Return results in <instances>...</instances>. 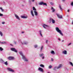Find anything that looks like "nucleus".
Instances as JSON below:
<instances>
[{
    "instance_id": "nucleus-1",
    "label": "nucleus",
    "mask_w": 73,
    "mask_h": 73,
    "mask_svg": "<svg viewBox=\"0 0 73 73\" xmlns=\"http://www.w3.org/2000/svg\"><path fill=\"white\" fill-rule=\"evenodd\" d=\"M55 29L58 33H59L62 36H63V34H62V32H61V31L59 29V28L58 27H56L55 28Z\"/></svg>"
},
{
    "instance_id": "nucleus-2",
    "label": "nucleus",
    "mask_w": 73,
    "mask_h": 73,
    "mask_svg": "<svg viewBox=\"0 0 73 73\" xmlns=\"http://www.w3.org/2000/svg\"><path fill=\"white\" fill-rule=\"evenodd\" d=\"M39 4L40 5H46V6H47V4L46 3H44V2H42L39 3Z\"/></svg>"
},
{
    "instance_id": "nucleus-3",
    "label": "nucleus",
    "mask_w": 73,
    "mask_h": 73,
    "mask_svg": "<svg viewBox=\"0 0 73 73\" xmlns=\"http://www.w3.org/2000/svg\"><path fill=\"white\" fill-rule=\"evenodd\" d=\"M8 59L9 60H13L15 59V58L13 56H9L8 58Z\"/></svg>"
},
{
    "instance_id": "nucleus-4",
    "label": "nucleus",
    "mask_w": 73,
    "mask_h": 73,
    "mask_svg": "<svg viewBox=\"0 0 73 73\" xmlns=\"http://www.w3.org/2000/svg\"><path fill=\"white\" fill-rule=\"evenodd\" d=\"M11 50H12V51H13V52H15L16 53H17V50H16V49H15V48H11Z\"/></svg>"
},
{
    "instance_id": "nucleus-5",
    "label": "nucleus",
    "mask_w": 73,
    "mask_h": 73,
    "mask_svg": "<svg viewBox=\"0 0 73 73\" xmlns=\"http://www.w3.org/2000/svg\"><path fill=\"white\" fill-rule=\"evenodd\" d=\"M7 69L9 71V72H14V70L10 68H7Z\"/></svg>"
},
{
    "instance_id": "nucleus-6",
    "label": "nucleus",
    "mask_w": 73,
    "mask_h": 73,
    "mask_svg": "<svg viewBox=\"0 0 73 73\" xmlns=\"http://www.w3.org/2000/svg\"><path fill=\"white\" fill-rule=\"evenodd\" d=\"M57 16L59 19H62V17L61 15H60L59 14H57Z\"/></svg>"
},
{
    "instance_id": "nucleus-7",
    "label": "nucleus",
    "mask_w": 73,
    "mask_h": 73,
    "mask_svg": "<svg viewBox=\"0 0 73 73\" xmlns=\"http://www.w3.org/2000/svg\"><path fill=\"white\" fill-rule=\"evenodd\" d=\"M15 16L17 19H18L19 20H20V18H19V17L18 16V15H17L16 14H15Z\"/></svg>"
},
{
    "instance_id": "nucleus-8",
    "label": "nucleus",
    "mask_w": 73,
    "mask_h": 73,
    "mask_svg": "<svg viewBox=\"0 0 73 73\" xmlns=\"http://www.w3.org/2000/svg\"><path fill=\"white\" fill-rule=\"evenodd\" d=\"M38 70H40V72H43V69L41 68H38Z\"/></svg>"
},
{
    "instance_id": "nucleus-9",
    "label": "nucleus",
    "mask_w": 73,
    "mask_h": 73,
    "mask_svg": "<svg viewBox=\"0 0 73 73\" xmlns=\"http://www.w3.org/2000/svg\"><path fill=\"white\" fill-rule=\"evenodd\" d=\"M22 58H23V59H25V61H28V60H27V59H26L25 56H23Z\"/></svg>"
},
{
    "instance_id": "nucleus-10",
    "label": "nucleus",
    "mask_w": 73,
    "mask_h": 73,
    "mask_svg": "<svg viewBox=\"0 0 73 73\" xmlns=\"http://www.w3.org/2000/svg\"><path fill=\"white\" fill-rule=\"evenodd\" d=\"M50 20H51L52 23L54 24L55 23V21L54 20H53V19H52L51 18L50 19Z\"/></svg>"
},
{
    "instance_id": "nucleus-11",
    "label": "nucleus",
    "mask_w": 73,
    "mask_h": 73,
    "mask_svg": "<svg viewBox=\"0 0 73 73\" xmlns=\"http://www.w3.org/2000/svg\"><path fill=\"white\" fill-rule=\"evenodd\" d=\"M62 53H63V54H67V51L66 50H65L63 51Z\"/></svg>"
},
{
    "instance_id": "nucleus-12",
    "label": "nucleus",
    "mask_w": 73,
    "mask_h": 73,
    "mask_svg": "<svg viewBox=\"0 0 73 73\" xmlns=\"http://www.w3.org/2000/svg\"><path fill=\"white\" fill-rule=\"evenodd\" d=\"M43 27L44 28H45V29H46V27H48V26L45 24H44L43 26Z\"/></svg>"
},
{
    "instance_id": "nucleus-13",
    "label": "nucleus",
    "mask_w": 73,
    "mask_h": 73,
    "mask_svg": "<svg viewBox=\"0 0 73 73\" xmlns=\"http://www.w3.org/2000/svg\"><path fill=\"white\" fill-rule=\"evenodd\" d=\"M21 18H23V19H27L28 17L27 16H21Z\"/></svg>"
},
{
    "instance_id": "nucleus-14",
    "label": "nucleus",
    "mask_w": 73,
    "mask_h": 73,
    "mask_svg": "<svg viewBox=\"0 0 73 73\" xmlns=\"http://www.w3.org/2000/svg\"><path fill=\"white\" fill-rule=\"evenodd\" d=\"M50 53H51V54H55L53 50H52L51 52H50Z\"/></svg>"
},
{
    "instance_id": "nucleus-15",
    "label": "nucleus",
    "mask_w": 73,
    "mask_h": 73,
    "mask_svg": "<svg viewBox=\"0 0 73 73\" xmlns=\"http://www.w3.org/2000/svg\"><path fill=\"white\" fill-rule=\"evenodd\" d=\"M61 67H62V64H60L57 68V69H59V68H60Z\"/></svg>"
},
{
    "instance_id": "nucleus-16",
    "label": "nucleus",
    "mask_w": 73,
    "mask_h": 73,
    "mask_svg": "<svg viewBox=\"0 0 73 73\" xmlns=\"http://www.w3.org/2000/svg\"><path fill=\"white\" fill-rule=\"evenodd\" d=\"M31 14L32 16H34V14H33V11L31 10Z\"/></svg>"
},
{
    "instance_id": "nucleus-17",
    "label": "nucleus",
    "mask_w": 73,
    "mask_h": 73,
    "mask_svg": "<svg viewBox=\"0 0 73 73\" xmlns=\"http://www.w3.org/2000/svg\"><path fill=\"white\" fill-rule=\"evenodd\" d=\"M19 54L21 56H22V58L23 57V56H23V53H22V52H20Z\"/></svg>"
},
{
    "instance_id": "nucleus-18",
    "label": "nucleus",
    "mask_w": 73,
    "mask_h": 73,
    "mask_svg": "<svg viewBox=\"0 0 73 73\" xmlns=\"http://www.w3.org/2000/svg\"><path fill=\"white\" fill-rule=\"evenodd\" d=\"M34 12L35 13V15H36V16H37V12L36 11H34Z\"/></svg>"
},
{
    "instance_id": "nucleus-19",
    "label": "nucleus",
    "mask_w": 73,
    "mask_h": 73,
    "mask_svg": "<svg viewBox=\"0 0 73 73\" xmlns=\"http://www.w3.org/2000/svg\"><path fill=\"white\" fill-rule=\"evenodd\" d=\"M59 8L60 10H61V11H62V8H61V5H59Z\"/></svg>"
},
{
    "instance_id": "nucleus-20",
    "label": "nucleus",
    "mask_w": 73,
    "mask_h": 73,
    "mask_svg": "<svg viewBox=\"0 0 73 73\" xmlns=\"http://www.w3.org/2000/svg\"><path fill=\"white\" fill-rule=\"evenodd\" d=\"M0 9H1L2 12H4V9H3V8H2V7H0Z\"/></svg>"
},
{
    "instance_id": "nucleus-21",
    "label": "nucleus",
    "mask_w": 73,
    "mask_h": 73,
    "mask_svg": "<svg viewBox=\"0 0 73 73\" xmlns=\"http://www.w3.org/2000/svg\"><path fill=\"white\" fill-rule=\"evenodd\" d=\"M39 56L40 57H42V56H44V54L42 53V54H39Z\"/></svg>"
},
{
    "instance_id": "nucleus-22",
    "label": "nucleus",
    "mask_w": 73,
    "mask_h": 73,
    "mask_svg": "<svg viewBox=\"0 0 73 73\" xmlns=\"http://www.w3.org/2000/svg\"><path fill=\"white\" fill-rule=\"evenodd\" d=\"M51 9H52V12H54L55 11V10L53 8V7H52Z\"/></svg>"
},
{
    "instance_id": "nucleus-23",
    "label": "nucleus",
    "mask_w": 73,
    "mask_h": 73,
    "mask_svg": "<svg viewBox=\"0 0 73 73\" xmlns=\"http://www.w3.org/2000/svg\"><path fill=\"white\" fill-rule=\"evenodd\" d=\"M1 44H7V42H1Z\"/></svg>"
},
{
    "instance_id": "nucleus-24",
    "label": "nucleus",
    "mask_w": 73,
    "mask_h": 73,
    "mask_svg": "<svg viewBox=\"0 0 73 73\" xmlns=\"http://www.w3.org/2000/svg\"><path fill=\"white\" fill-rule=\"evenodd\" d=\"M33 11H36V9L35 8V7H33Z\"/></svg>"
},
{
    "instance_id": "nucleus-25",
    "label": "nucleus",
    "mask_w": 73,
    "mask_h": 73,
    "mask_svg": "<svg viewBox=\"0 0 73 73\" xmlns=\"http://www.w3.org/2000/svg\"><path fill=\"white\" fill-rule=\"evenodd\" d=\"M40 66H41V67H42V68H44V65L43 64H41L40 65Z\"/></svg>"
},
{
    "instance_id": "nucleus-26",
    "label": "nucleus",
    "mask_w": 73,
    "mask_h": 73,
    "mask_svg": "<svg viewBox=\"0 0 73 73\" xmlns=\"http://www.w3.org/2000/svg\"><path fill=\"white\" fill-rule=\"evenodd\" d=\"M0 62H4V61H3V60L1 59H0Z\"/></svg>"
},
{
    "instance_id": "nucleus-27",
    "label": "nucleus",
    "mask_w": 73,
    "mask_h": 73,
    "mask_svg": "<svg viewBox=\"0 0 73 73\" xmlns=\"http://www.w3.org/2000/svg\"><path fill=\"white\" fill-rule=\"evenodd\" d=\"M39 32H40V35L42 36V35L41 34V31H40Z\"/></svg>"
},
{
    "instance_id": "nucleus-28",
    "label": "nucleus",
    "mask_w": 73,
    "mask_h": 73,
    "mask_svg": "<svg viewBox=\"0 0 73 73\" xmlns=\"http://www.w3.org/2000/svg\"><path fill=\"white\" fill-rule=\"evenodd\" d=\"M42 49H43V46H42L41 48H40V51H42Z\"/></svg>"
},
{
    "instance_id": "nucleus-29",
    "label": "nucleus",
    "mask_w": 73,
    "mask_h": 73,
    "mask_svg": "<svg viewBox=\"0 0 73 73\" xmlns=\"http://www.w3.org/2000/svg\"><path fill=\"white\" fill-rule=\"evenodd\" d=\"M0 35H1V36H3V33L1 31H0Z\"/></svg>"
},
{
    "instance_id": "nucleus-30",
    "label": "nucleus",
    "mask_w": 73,
    "mask_h": 73,
    "mask_svg": "<svg viewBox=\"0 0 73 73\" xmlns=\"http://www.w3.org/2000/svg\"><path fill=\"white\" fill-rule=\"evenodd\" d=\"M0 50L1 51H2V50H3V48H2L1 47H0Z\"/></svg>"
},
{
    "instance_id": "nucleus-31",
    "label": "nucleus",
    "mask_w": 73,
    "mask_h": 73,
    "mask_svg": "<svg viewBox=\"0 0 73 73\" xmlns=\"http://www.w3.org/2000/svg\"><path fill=\"white\" fill-rule=\"evenodd\" d=\"M70 65H71V66H73V63H72V62H70Z\"/></svg>"
},
{
    "instance_id": "nucleus-32",
    "label": "nucleus",
    "mask_w": 73,
    "mask_h": 73,
    "mask_svg": "<svg viewBox=\"0 0 73 73\" xmlns=\"http://www.w3.org/2000/svg\"><path fill=\"white\" fill-rule=\"evenodd\" d=\"M5 64L6 65H8V63H7V61L5 62Z\"/></svg>"
},
{
    "instance_id": "nucleus-33",
    "label": "nucleus",
    "mask_w": 73,
    "mask_h": 73,
    "mask_svg": "<svg viewBox=\"0 0 73 73\" xmlns=\"http://www.w3.org/2000/svg\"><path fill=\"white\" fill-rule=\"evenodd\" d=\"M71 5H72V6H73V2H71Z\"/></svg>"
},
{
    "instance_id": "nucleus-34",
    "label": "nucleus",
    "mask_w": 73,
    "mask_h": 73,
    "mask_svg": "<svg viewBox=\"0 0 73 73\" xmlns=\"http://www.w3.org/2000/svg\"><path fill=\"white\" fill-rule=\"evenodd\" d=\"M52 66H49V68H50H50H52Z\"/></svg>"
},
{
    "instance_id": "nucleus-35",
    "label": "nucleus",
    "mask_w": 73,
    "mask_h": 73,
    "mask_svg": "<svg viewBox=\"0 0 73 73\" xmlns=\"http://www.w3.org/2000/svg\"><path fill=\"white\" fill-rule=\"evenodd\" d=\"M27 44H28V43H27V42H24V44H25V45H27Z\"/></svg>"
},
{
    "instance_id": "nucleus-36",
    "label": "nucleus",
    "mask_w": 73,
    "mask_h": 73,
    "mask_svg": "<svg viewBox=\"0 0 73 73\" xmlns=\"http://www.w3.org/2000/svg\"><path fill=\"white\" fill-rule=\"evenodd\" d=\"M34 47L35 48H37V45H35L34 46Z\"/></svg>"
},
{
    "instance_id": "nucleus-37",
    "label": "nucleus",
    "mask_w": 73,
    "mask_h": 73,
    "mask_svg": "<svg viewBox=\"0 0 73 73\" xmlns=\"http://www.w3.org/2000/svg\"><path fill=\"white\" fill-rule=\"evenodd\" d=\"M3 16V15L0 13V16Z\"/></svg>"
},
{
    "instance_id": "nucleus-38",
    "label": "nucleus",
    "mask_w": 73,
    "mask_h": 73,
    "mask_svg": "<svg viewBox=\"0 0 73 73\" xmlns=\"http://www.w3.org/2000/svg\"><path fill=\"white\" fill-rule=\"evenodd\" d=\"M2 24H4L5 23V22H3L2 23Z\"/></svg>"
},
{
    "instance_id": "nucleus-39",
    "label": "nucleus",
    "mask_w": 73,
    "mask_h": 73,
    "mask_svg": "<svg viewBox=\"0 0 73 73\" xmlns=\"http://www.w3.org/2000/svg\"><path fill=\"white\" fill-rule=\"evenodd\" d=\"M50 4L51 5H53V3H52V2H50Z\"/></svg>"
},
{
    "instance_id": "nucleus-40",
    "label": "nucleus",
    "mask_w": 73,
    "mask_h": 73,
    "mask_svg": "<svg viewBox=\"0 0 73 73\" xmlns=\"http://www.w3.org/2000/svg\"><path fill=\"white\" fill-rule=\"evenodd\" d=\"M49 23H51V20H50L49 21H48Z\"/></svg>"
},
{
    "instance_id": "nucleus-41",
    "label": "nucleus",
    "mask_w": 73,
    "mask_h": 73,
    "mask_svg": "<svg viewBox=\"0 0 73 73\" xmlns=\"http://www.w3.org/2000/svg\"><path fill=\"white\" fill-rule=\"evenodd\" d=\"M71 44V43H70L68 44V46L70 45Z\"/></svg>"
},
{
    "instance_id": "nucleus-42",
    "label": "nucleus",
    "mask_w": 73,
    "mask_h": 73,
    "mask_svg": "<svg viewBox=\"0 0 73 73\" xmlns=\"http://www.w3.org/2000/svg\"><path fill=\"white\" fill-rule=\"evenodd\" d=\"M48 40H46V42L47 43H48Z\"/></svg>"
},
{
    "instance_id": "nucleus-43",
    "label": "nucleus",
    "mask_w": 73,
    "mask_h": 73,
    "mask_svg": "<svg viewBox=\"0 0 73 73\" xmlns=\"http://www.w3.org/2000/svg\"><path fill=\"white\" fill-rule=\"evenodd\" d=\"M51 61H53V58H51Z\"/></svg>"
},
{
    "instance_id": "nucleus-44",
    "label": "nucleus",
    "mask_w": 73,
    "mask_h": 73,
    "mask_svg": "<svg viewBox=\"0 0 73 73\" xmlns=\"http://www.w3.org/2000/svg\"><path fill=\"white\" fill-rule=\"evenodd\" d=\"M68 12H69V10H67Z\"/></svg>"
},
{
    "instance_id": "nucleus-45",
    "label": "nucleus",
    "mask_w": 73,
    "mask_h": 73,
    "mask_svg": "<svg viewBox=\"0 0 73 73\" xmlns=\"http://www.w3.org/2000/svg\"><path fill=\"white\" fill-rule=\"evenodd\" d=\"M44 56H43V57H42V59H44Z\"/></svg>"
},
{
    "instance_id": "nucleus-46",
    "label": "nucleus",
    "mask_w": 73,
    "mask_h": 73,
    "mask_svg": "<svg viewBox=\"0 0 73 73\" xmlns=\"http://www.w3.org/2000/svg\"><path fill=\"white\" fill-rule=\"evenodd\" d=\"M14 43H15V44H16V42H14Z\"/></svg>"
},
{
    "instance_id": "nucleus-47",
    "label": "nucleus",
    "mask_w": 73,
    "mask_h": 73,
    "mask_svg": "<svg viewBox=\"0 0 73 73\" xmlns=\"http://www.w3.org/2000/svg\"><path fill=\"white\" fill-rule=\"evenodd\" d=\"M32 1H34L35 0H31Z\"/></svg>"
},
{
    "instance_id": "nucleus-48",
    "label": "nucleus",
    "mask_w": 73,
    "mask_h": 73,
    "mask_svg": "<svg viewBox=\"0 0 73 73\" xmlns=\"http://www.w3.org/2000/svg\"><path fill=\"white\" fill-rule=\"evenodd\" d=\"M24 33V32H22V33Z\"/></svg>"
},
{
    "instance_id": "nucleus-49",
    "label": "nucleus",
    "mask_w": 73,
    "mask_h": 73,
    "mask_svg": "<svg viewBox=\"0 0 73 73\" xmlns=\"http://www.w3.org/2000/svg\"><path fill=\"white\" fill-rule=\"evenodd\" d=\"M58 40H60V38H58Z\"/></svg>"
},
{
    "instance_id": "nucleus-50",
    "label": "nucleus",
    "mask_w": 73,
    "mask_h": 73,
    "mask_svg": "<svg viewBox=\"0 0 73 73\" xmlns=\"http://www.w3.org/2000/svg\"><path fill=\"white\" fill-rule=\"evenodd\" d=\"M63 1H65V0H62Z\"/></svg>"
},
{
    "instance_id": "nucleus-51",
    "label": "nucleus",
    "mask_w": 73,
    "mask_h": 73,
    "mask_svg": "<svg viewBox=\"0 0 73 73\" xmlns=\"http://www.w3.org/2000/svg\"><path fill=\"white\" fill-rule=\"evenodd\" d=\"M63 41H64V40H63L62 41V42H63Z\"/></svg>"
},
{
    "instance_id": "nucleus-52",
    "label": "nucleus",
    "mask_w": 73,
    "mask_h": 73,
    "mask_svg": "<svg viewBox=\"0 0 73 73\" xmlns=\"http://www.w3.org/2000/svg\"><path fill=\"white\" fill-rule=\"evenodd\" d=\"M29 1V2H31V1Z\"/></svg>"
},
{
    "instance_id": "nucleus-53",
    "label": "nucleus",
    "mask_w": 73,
    "mask_h": 73,
    "mask_svg": "<svg viewBox=\"0 0 73 73\" xmlns=\"http://www.w3.org/2000/svg\"><path fill=\"white\" fill-rule=\"evenodd\" d=\"M11 45H12L10 44Z\"/></svg>"
},
{
    "instance_id": "nucleus-54",
    "label": "nucleus",
    "mask_w": 73,
    "mask_h": 73,
    "mask_svg": "<svg viewBox=\"0 0 73 73\" xmlns=\"http://www.w3.org/2000/svg\"><path fill=\"white\" fill-rule=\"evenodd\" d=\"M0 43H1V42L0 41Z\"/></svg>"
},
{
    "instance_id": "nucleus-55",
    "label": "nucleus",
    "mask_w": 73,
    "mask_h": 73,
    "mask_svg": "<svg viewBox=\"0 0 73 73\" xmlns=\"http://www.w3.org/2000/svg\"><path fill=\"white\" fill-rule=\"evenodd\" d=\"M22 6H24V5H22Z\"/></svg>"
},
{
    "instance_id": "nucleus-56",
    "label": "nucleus",
    "mask_w": 73,
    "mask_h": 73,
    "mask_svg": "<svg viewBox=\"0 0 73 73\" xmlns=\"http://www.w3.org/2000/svg\"><path fill=\"white\" fill-rule=\"evenodd\" d=\"M48 73H49V72H48Z\"/></svg>"
},
{
    "instance_id": "nucleus-57",
    "label": "nucleus",
    "mask_w": 73,
    "mask_h": 73,
    "mask_svg": "<svg viewBox=\"0 0 73 73\" xmlns=\"http://www.w3.org/2000/svg\"><path fill=\"white\" fill-rule=\"evenodd\" d=\"M22 44H23V43H22Z\"/></svg>"
}]
</instances>
